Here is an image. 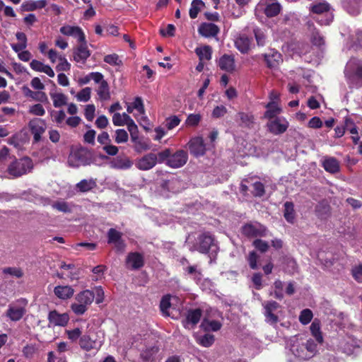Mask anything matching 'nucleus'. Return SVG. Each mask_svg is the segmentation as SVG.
Here are the masks:
<instances>
[{"label":"nucleus","mask_w":362,"mask_h":362,"mask_svg":"<svg viewBox=\"0 0 362 362\" xmlns=\"http://www.w3.org/2000/svg\"><path fill=\"white\" fill-rule=\"evenodd\" d=\"M344 8L352 16L358 15L362 11V0H341Z\"/></svg>","instance_id":"nucleus-26"},{"label":"nucleus","mask_w":362,"mask_h":362,"mask_svg":"<svg viewBox=\"0 0 362 362\" xmlns=\"http://www.w3.org/2000/svg\"><path fill=\"white\" fill-rule=\"evenodd\" d=\"M96 187V182L93 179H84L77 183L76 188L82 192H86Z\"/></svg>","instance_id":"nucleus-42"},{"label":"nucleus","mask_w":362,"mask_h":362,"mask_svg":"<svg viewBox=\"0 0 362 362\" xmlns=\"http://www.w3.org/2000/svg\"><path fill=\"white\" fill-rule=\"evenodd\" d=\"M127 264L132 269H139L144 265V259L138 252L130 253L127 258Z\"/></svg>","instance_id":"nucleus-33"},{"label":"nucleus","mask_w":362,"mask_h":362,"mask_svg":"<svg viewBox=\"0 0 362 362\" xmlns=\"http://www.w3.org/2000/svg\"><path fill=\"white\" fill-rule=\"evenodd\" d=\"M188 146L190 153L196 157L203 156L206 149L203 138L200 136L192 139L188 143Z\"/></svg>","instance_id":"nucleus-20"},{"label":"nucleus","mask_w":362,"mask_h":362,"mask_svg":"<svg viewBox=\"0 0 362 362\" xmlns=\"http://www.w3.org/2000/svg\"><path fill=\"white\" fill-rule=\"evenodd\" d=\"M104 62L111 66H121L122 61L117 54H110L104 57Z\"/></svg>","instance_id":"nucleus-53"},{"label":"nucleus","mask_w":362,"mask_h":362,"mask_svg":"<svg viewBox=\"0 0 362 362\" xmlns=\"http://www.w3.org/2000/svg\"><path fill=\"white\" fill-rule=\"evenodd\" d=\"M219 68L226 72L231 73L235 70L234 57L229 54H223L218 60Z\"/></svg>","instance_id":"nucleus-27"},{"label":"nucleus","mask_w":362,"mask_h":362,"mask_svg":"<svg viewBox=\"0 0 362 362\" xmlns=\"http://www.w3.org/2000/svg\"><path fill=\"white\" fill-rule=\"evenodd\" d=\"M128 134L126 130L119 129L115 132V142L117 144H124L128 141Z\"/></svg>","instance_id":"nucleus-57"},{"label":"nucleus","mask_w":362,"mask_h":362,"mask_svg":"<svg viewBox=\"0 0 362 362\" xmlns=\"http://www.w3.org/2000/svg\"><path fill=\"white\" fill-rule=\"evenodd\" d=\"M57 71H67L71 69V64L67 61L65 56L60 57L59 64L56 66Z\"/></svg>","instance_id":"nucleus-58"},{"label":"nucleus","mask_w":362,"mask_h":362,"mask_svg":"<svg viewBox=\"0 0 362 362\" xmlns=\"http://www.w3.org/2000/svg\"><path fill=\"white\" fill-rule=\"evenodd\" d=\"M24 93L26 96L30 97L40 102H45L47 100V97L44 92H33L28 88H25Z\"/></svg>","instance_id":"nucleus-48"},{"label":"nucleus","mask_w":362,"mask_h":362,"mask_svg":"<svg viewBox=\"0 0 362 362\" xmlns=\"http://www.w3.org/2000/svg\"><path fill=\"white\" fill-rule=\"evenodd\" d=\"M313 317V312L310 309H304L300 312L299 321L305 325L310 322Z\"/></svg>","instance_id":"nucleus-54"},{"label":"nucleus","mask_w":362,"mask_h":362,"mask_svg":"<svg viewBox=\"0 0 362 362\" xmlns=\"http://www.w3.org/2000/svg\"><path fill=\"white\" fill-rule=\"evenodd\" d=\"M265 60L268 66L274 68L277 66L281 61V56L279 52L272 51V53L265 55Z\"/></svg>","instance_id":"nucleus-38"},{"label":"nucleus","mask_w":362,"mask_h":362,"mask_svg":"<svg viewBox=\"0 0 362 362\" xmlns=\"http://www.w3.org/2000/svg\"><path fill=\"white\" fill-rule=\"evenodd\" d=\"M91 88L86 87L81 89L77 94L75 95V98L77 101L86 103L90 99Z\"/></svg>","instance_id":"nucleus-49"},{"label":"nucleus","mask_w":362,"mask_h":362,"mask_svg":"<svg viewBox=\"0 0 362 362\" xmlns=\"http://www.w3.org/2000/svg\"><path fill=\"white\" fill-rule=\"evenodd\" d=\"M310 11L311 13L322 16L320 18L317 17L316 21L320 24L327 25L333 21V13L331 11L330 5L325 1L315 2L310 5Z\"/></svg>","instance_id":"nucleus-8"},{"label":"nucleus","mask_w":362,"mask_h":362,"mask_svg":"<svg viewBox=\"0 0 362 362\" xmlns=\"http://www.w3.org/2000/svg\"><path fill=\"white\" fill-rule=\"evenodd\" d=\"M28 127L33 134L34 141L38 142L40 141L41 136L46 129L45 121L39 118H35L30 121Z\"/></svg>","instance_id":"nucleus-16"},{"label":"nucleus","mask_w":362,"mask_h":362,"mask_svg":"<svg viewBox=\"0 0 362 362\" xmlns=\"http://www.w3.org/2000/svg\"><path fill=\"white\" fill-rule=\"evenodd\" d=\"M98 78L99 80H97V82L95 83L98 85L95 89L98 99L101 101L109 100L111 97L109 84L107 81L104 79V76L102 73Z\"/></svg>","instance_id":"nucleus-18"},{"label":"nucleus","mask_w":362,"mask_h":362,"mask_svg":"<svg viewBox=\"0 0 362 362\" xmlns=\"http://www.w3.org/2000/svg\"><path fill=\"white\" fill-rule=\"evenodd\" d=\"M134 110H136L139 114V115L141 116V118L144 120L146 119V117L144 116V107L143 104L142 99L140 97L135 98L134 102L132 103Z\"/></svg>","instance_id":"nucleus-50"},{"label":"nucleus","mask_w":362,"mask_h":362,"mask_svg":"<svg viewBox=\"0 0 362 362\" xmlns=\"http://www.w3.org/2000/svg\"><path fill=\"white\" fill-rule=\"evenodd\" d=\"M181 263L184 267L185 274L189 276L197 284L202 286V273L197 265H189L187 259H182Z\"/></svg>","instance_id":"nucleus-17"},{"label":"nucleus","mask_w":362,"mask_h":362,"mask_svg":"<svg viewBox=\"0 0 362 362\" xmlns=\"http://www.w3.org/2000/svg\"><path fill=\"white\" fill-rule=\"evenodd\" d=\"M100 72H90L86 76L81 77L78 79V82L80 85H86L91 80L94 81V83L97 82V80H99L98 77L100 76Z\"/></svg>","instance_id":"nucleus-51"},{"label":"nucleus","mask_w":362,"mask_h":362,"mask_svg":"<svg viewBox=\"0 0 362 362\" xmlns=\"http://www.w3.org/2000/svg\"><path fill=\"white\" fill-rule=\"evenodd\" d=\"M79 346L81 349L90 351L92 350L98 351L102 346L103 342L98 339L90 333L82 335L79 339Z\"/></svg>","instance_id":"nucleus-13"},{"label":"nucleus","mask_w":362,"mask_h":362,"mask_svg":"<svg viewBox=\"0 0 362 362\" xmlns=\"http://www.w3.org/2000/svg\"><path fill=\"white\" fill-rule=\"evenodd\" d=\"M132 141L134 144V150L137 153H141L151 148L148 139H139L137 136L132 135Z\"/></svg>","instance_id":"nucleus-34"},{"label":"nucleus","mask_w":362,"mask_h":362,"mask_svg":"<svg viewBox=\"0 0 362 362\" xmlns=\"http://www.w3.org/2000/svg\"><path fill=\"white\" fill-rule=\"evenodd\" d=\"M130 117L127 113H115L112 116V123L115 126H124L128 122Z\"/></svg>","instance_id":"nucleus-46"},{"label":"nucleus","mask_w":362,"mask_h":362,"mask_svg":"<svg viewBox=\"0 0 362 362\" xmlns=\"http://www.w3.org/2000/svg\"><path fill=\"white\" fill-rule=\"evenodd\" d=\"M281 10V6L276 0H260L255 8V14L261 18L264 14L267 17L276 16Z\"/></svg>","instance_id":"nucleus-6"},{"label":"nucleus","mask_w":362,"mask_h":362,"mask_svg":"<svg viewBox=\"0 0 362 362\" xmlns=\"http://www.w3.org/2000/svg\"><path fill=\"white\" fill-rule=\"evenodd\" d=\"M190 251H198L202 254H208L211 262L215 259L218 251L219 246L214 236L209 232H204L199 234L196 243L189 246Z\"/></svg>","instance_id":"nucleus-2"},{"label":"nucleus","mask_w":362,"mask_h":362,"mask_svg":"<svg viewBox=\"0 0 362 362\" xmlns=\"http://www.w3.org/2000/svg\"><path fill=\"white\" fill-rule=\"evenodd\" d=\"M49 326L64 327L69 321L67 313H59L57 310L50 311L47 317Z\"/></svg>","instance_id":"nucleus-19"},{"label":"nucleus","mask_w":362,"mask_h":362,"mask_svg":"<svg viewBox=\"0 0 362 362\" xmlns=\"http://www.w3.org/2000/svg\"><path fill=\"white\" fill-rule=\"evenodd\" d=\"M79 43L80 45L74 52V59L76 62L84 64L90 56V52L88 49L86 40L83 42H79Z\"/></svg>","instance_id":"nucleus-25"},{"label":"nucleus","mask_w":362,"mask_h":362,"mask_svg":"<svg viewBox=\"0 0 362 362\" xmlns=\"http://www.w3.org/2000/svg\"><path fill=\"white\" fill-rule=\"evenodd\" d=\"M30 68L38 72L46 74L49 77H54L55 74L52 67L48 64H45L43 62L36 59H33L30 63Z\"/></svg>","instance_id":"nucleus-28"},{"label":"nucleus","mask_w":362,"mask_h":362,"mask_svg":"<svg viewBox=\"0 0 362 362\" xmlns=\"http://www.w3.org/2000/svg\"><path fill=\"white\" fill-rule=\"evenodd\" d=\"M354 347V340L351 338H349L347 341H342L340 343V348L348 355L353 353Z\"/></svg>","instance_id":"nucleus-55"},{"label":"nucleus","mask_w":362,"mask_h":362,"mask_svg":"<svg viewBox=\"0 0 362 362\" xmlns=\"http://www.w3.org/2000/svg\"><path fill=\"white\" fill-rule=\"evenodd\" d=\"M111 165L114 168H116V169L127 170V169H129L132 166L133 163L128 158H117L115 160H114V161L112 162Z\"/></svg>","instance_id":"nucleus-39"},{"label":"nucleus","mask_w":362,"mask_h":362,"mask_svg":"<svg viewBox=\"0 0 362 362\" xmlns=\"http://www.w3.org/2000/svg\"><path fill=\"white\" fill-rule=\"evenodd\" d=\"M171 306L170 296L166 295L163 296L160 300V308L163 315L168 316V310Z\"/></svg>","instance_id":"nucleus-52"},{"label":"nucleus","mask_w":362,"mask_h":362,"mask_svg":"<svg viewBox=\"0 0 362 362\" xmlns=\"http://www.w3.org/2000/svg\"><path fill=\"white\" fill-rule=\"evenodd\" d=\"M180 123V119L176 115L169 117L165 120V126L168 129H173L175 127L178 126Z\"/></svg>","instance_id":"nucleus-64"},{"label":"nucleus","mask_w":362,"mask_h":362,"mask_svg":"<svg viewBox=\"0 0 362 362\" xmlns=\"http://www.w3.org/2000/svg\"><path fill=\"white\" fill-rule=\"evenodd\" d=\"M59 32L68 37H72L79 42H83L86 39V35L83 30L76 25H65L60 28Z\"/></svg>","instance_id":"nucleus-15"},{"label":"nucleus","mask_w":362,"mask_h":362,"mask_svg":"<svg viewBox=\"0 0 362 362\" xmlns=\"http://www.w3.org/2000/svg\"><path fill=\"white\" fill-rule=\"evenodd\" d=\"M214 341V336L211 334H205L197 337V343L204 347H210Z\"/></svg>","instance_id":"nucleus-45"},{"label":"nucleus","mask_w":362,"mask_h":362,"mask_svg":"<svg viewBox=\"0 0 362 362\" xmlns=\"http://www.w3.org/2000/svg\"><path fill=\"white\" fill-rule=\"evenodd\" d=\"M344 73L350 88L362 87V59L351 57L347 62Z\"/></svg>","instance_id":"nucleus-3"},{"label":"nucleus","mask_w":362,"mask_h":362,"mask_svg":"<svg viewBox=\"0 0 362 362\" xmlns=\"http://www.w3.org/2000/svg\"><path fill=\"white\" fill-rule=\"evenodd\" d=\"M267 110L264 114V117L268 120L272 119L273 118H278L279 114L281 113L282 109L278 105V103L269 102L266 105Z\"/></svg>","instance_id":"nucleus-29"},{"label":"nucleus","mask_w":362,"mask_h":362,"mask_svg":"<svg viewBox=\"0 0 362 362\" xmlns=\"http://www.w3.org/2000/svg\"><path fill=\"white\" fill-rule=\"evenodd\" d=\"M204 7L202 0H193L191 3L189 14L191 18H196L199 12Z\"/></svg>","instance_id":"nucleus-43"},{"label":"nucleus","mask_w":362,"mask_h":362,"mask_svg":"<svg viewBox=\"0 0 362 362\" xmlns=\"http://www.w3.org/2000/svg\"><path fill=\"white\" fill-rule=\"evenodd\" d=\"M202 313L200 309L189 310L186 315V318L182 323L185 328L191 329L195 326L200 320Z\"/></svg>","instance_id":"nucleus-23"},{"label":"nucleus","mask_w":362,"mask_h":362,"mask_svg":"<svg viewBox=\"0 0 362 362\" xmlns=\"http://www.w3.org/2000/svg\"><path fill=\"white\" fill-rule=\"evenodd\" d=\"M200 327L204 331L206 332H216L221 328L222 324L217 320H209L207 319H204L201 323Z\"/></svg>","instance_id":"nucleus-37"},{"label":"nucleus","mask_w":362,"mask_h":362,"mask_svg":"<svg viewBox=\"0 0 362 362\" xmlns=\"http://www.w3.org/2000/svg\"><path fill=\"white\" fill-rule=\"evenodd\" d=\"M26 310L24 306L12 303L8 305L6 315L11 321H19L25 314Z\"/></svg>","instance_id":"nucleus-22"},{"label":"nucleus","mask_w":362,"mask_h":362,"mask_svg":"<svg viewBox=\"0 0 362 362\" xmlns=\"http://www.w3.org/2000/svg\"><path fill=\"white\" fill-rule=\"evenodd\" d=\"M160 163L158 153H148L136 160L135 166L140 170L146 171L153 168Z\"/></svg>","instance_id":"nucleus-11"},{"label":"nucleus","mask_w":362,"mask_h":362,"mask_svg":"<svg viewBox=\"0 0 362 362\" xmlns=\"http://www.w3.org/2000/svg\"><path fill=\"white\" fill-rule=\"evenodd\" d=\"M220 32V28L212 23H202L198 28V33L206 38L215 37Z\"/></svg>","instance_id":"nucleus-21"},{"label":"nucleus","mask_w":362,"mask_h":362,"mask_svg":"<svg viewBox=\"0 0 362 362\" xmlns=\"http://www.w3.org/2000/svg\"><path fill=\"white\" fill-rule=\"evenodd\" d=\"M67 362L64 354H56L54 351H49L47 354V362Z\"/></svg>","instance_id":"nucleus-59"},{"label":"nucleus","mask_w":362,"mask_h":362,"mask_svg":"<svg viewBox=\"0 0 362 362\" xmlns=\"http://www.w3.org/2000/svg\"><path fill=\"white\" fill-rule=\"evenodd\" d=\"M33 168L32 160L28 157H23L13 161L8 167V173L13 177H18L30 173Z\"/></svg>","instance_id":"nucleus-9"},{"label":"nucleus","mask_w":362,"mask_h":362,"mask_svg":"<svg viewBox=\"0 0 362 362\" xmlns=\"http://www.w3.org/2000/svg\"><path fill=\"white\" fill-rule=\"evenodd\" d=\"M3 273L6 274H9L11 276H16L17 278H21L23 276V273L21 269L18 267H6L3 269Z\"/></svg>","instance_id":"nucleus-61"},{"label":"nucleus","mask_w":362,"mask_h":362,"mask_svg":"<svg viewBox=\"0 0 362 362\" xmlns=\"http://www.w3.org/2000/svg\"><path fill=\"white\" fill-rule=\"evenodd\" d=\"M160 163L166 161V165L172 168H179L186 164L188 154L184 150H178L171 154L170 149H165L158 153Z\"/></svg>","instance_id":"nucleus-4"},{"label":"nucleus","mask_w":362,"mask_h":362,"mask_svg":"<svg viewBox=\"0 0 362 362\" xmlns=\"http://www.w3.org/2000/svg\"><path fill=\"white\" fill-rule=\"evenodd\" d=\"M321 164L325 171L335 174L339 172L340 170V163L339 161L334 158L330 156H325L321 160Z\"/></svg>","instance_id":"nucleus-24"},{"label":"nucleus","mask_w":362,"mask_h":362,"mask_svg":"<svg viewBox=\"0 0 362 362\" xmlns=\"http://www.w3.org/2000/svg\"><path fill=\"white\" fill-rule=\"evenodd\" d=\"M351 40L355 46L362 47V28L355 30V34L352 35Z\"/></svg>","instance_id":"nucleus-62"},{"label":"nucleus","mask_w":362,"mask_h":362,"mask_svg":"<svg viewBox=\"0 0 362 362\" xmlns=\"http://www.w3.org/2000/svg\"><path fill=\"white\" fill-rule=\"evenodd\" d=\"M262 305L264 308L265 321L270 325H276L279 322L280 305L274 300L264 301Z\"/></svg>","instance_id":"nucleus-10"},{"label":"nucleus","mask_w":362,"mask_h":362,"mask_svg":"<svg viewBox=\"0 0 362 362\" xmlns=\"http://www.w3.org/2000/svg\"><path fill=\"white\" fill-rule=\"evenodd\" d=\"M195 52L200 61L210 60L211 59L212 49L209 45L196 48Z\"/></svg>","instance_id":"nucleus-40"},{"label":"nucleus","mask_w":362,"mask_h":362,"mask_svg":"<svg viewBox=\"0 0 362 362\" xmlns=\"http://www.w3.org/2000/svg\"><path fill=\"white\" fill-rule=\"evenodd\" d=\"M310 330L312 336L315 338L317 344H322L324 338L321 331V325L318 319H315L310 325Z\"/></svg>","instance_id":"nucleus-30"},{"label":"nucleus","mask_w":362,"mask_h":362,"mask_svg":"<svg viewBox=\"0 0 362 362\" xmlns=\"http://www.w3.org/2000/svg\"><path fill=\"white\" fill-rule=\"evenodd\" d=\"M290 351L297 361L301 362L314 357L318 351V347L311 338L306 340L296 339L292 341Z\"/></svg>","instance_id":"nucleus-1"},{"label":"nucleus","mask_w":362,"mask_h":362,"mask_svg":"<svg viewBox=\"0 0 362 362\" xmlns=\"http://www.w3.org/2000/svg\"><path fill=\"white\" fill-rule=\"evenodd\" d=\"M54 293L59 298L66 300L73 296L74 290L70 286H57L54 287Z\"/></svg>","instance_id":"nucleus-31"},{"label":"nucleus","mask_w":362,"mask_h":362,"mask_svg":"<svg viewBox=\"0 0 362 362\" xmlns=\"http://www.w3.org/2000/svg\"><path fill=\"white\" fill-rule=\"evenodd\" d=\"M93 161L92 153L84 148L72 150L68 157L69 165L74 168L89 165Z\"/></svg>","instance_id":"nucleus-7"},{"label":"nucleus","mask_w":362,"mask_h":362,"mask_svg":"<svg viewBox=\"0 0 362 362\" xmlns=\"http://www.w3.org/2000/svg\"><path fill=\"white\" fill-rule=\"evenodd\" d=\"M242 233L248 238L265 236L266 228L258 222L249 223L242 227Z\"/></svg>","instance_id":"nucleus-14"},{"label":"nucleus","mask_w":362,"mask_h":362,"mask_svg":"<svg viewBox=\"0 0 362 362\" xmlns=\"http://www.w3.org/2000/svg\"><path fill=\"white\" fill-rule=\"evenodd\" d=\"M29 112L36 116H43L45 110L41 104H35L30 107Z\"/></svg>","instance_id":"nucleus-63"},{"label":"nucleus","mask_w":362,"mask_h":362,"mask_svg":"<svg viewBox=\"0 0 362 362\" xmlns=\"http://www.w3.org/2000/svg\"><path fill=\"white\" fill-rule=\"evenodd\" d=\"M255 37L257 41V43L259 46H264L266 44L267 38L264 32L258 28H256L253 30Z\"/></svg>","instance_id":"nucleus-56"},{"label":"nucleus","mask_w":362,"mask_h":362,"mask_svg":"<svg viewBox=\"0 0 362 362\" xmlns=\"http://www.w3.org/2000/svg\"><path fill=\"white\" fill-rule=\"evenodd\" d=\"M235 47L242 53H247L250 49V40L245 35H240L235 40Z\"/></svg>","instance_id":"nucleus-35"},{"label":"nucleus","mask_w":362,"mask_h":362,"mask_svg":"<svg viewBox=\"0 0 362 362\" xmlns=\"http://www.w3.org/2000/svg\"><path fill=\"white\" fill-rule=\"evenodd\" d=\"M284 216L288 223H293L295 220V211L294 205L292 202H286L284 204Z\"/></svg>","instance_id":"nucleus-41"},{"label":"nucleus","mask_w":362,"mask_h":362,"mask_svg":"<svg viewBox=\"0 0 362 362\" xmlns=\"http://www.w3.org/2000/svg\"><path fill=\"white\" fill-rule=\"evenodd\" d=\"M37 348V346L34 344H30L25 345L22 350L23 356L26 358H32L34 354H35Z\"/></svg>","instance_id":"nucleus-60"},{"label":"nucleus","mask_w":362,"mask_h":362,"mask_svg":"<svg viewBox=\"0 0 362 362\" xmlns=\"http://www.w3.org/2000/svg\"><path fill=\"white\" fill-rule=\"evenodd\" d=\"M108 243H114L119 249H123L124 245L121 240L122 233L114 228H110L107 233Z\"/></svg>","instance_id":"nucleus-36"},{"label":"nucleus","mask_w":362,"mask_h":362,"mask_svg":"<svg viewBox=\"0 0 362 362\" xmlns=\"http://www.w3.org/2000/svg\"><path fill=\"white\" fill-rule=\"evenodd\" d=\"M50 97L55 107H60L67 103V97L62 93H50Z\"/></svg>","instance_id":"nucleus-44"},{"label":"nucleus","mask_w":362,"mask_h":362,"mask_svg":"<svg viewBox=\"0 0 362 362\" xmlns=\"http://www.w3.org/2000/svg\"><path fill=\"white\" fill-rule=\"evenodd\" d=\"M47 4V0H28L21 5L22 9L26 11H33L45 8Z\"/></svg>","instance_id":"nucleus-32"},{"label":"nucleus","mask_w":362,"mask_h":362,"mask_svg":"<svg viewBox=\"0 0 362 362\" xmlns=\"http://www.w3.org/2000/svg\"><path fill=\"white\" fill-rule=\"evenodd\" d=\"M240 124L244 127H250L254 123V117L252 114L245 112H239L238 114Z\"/></svg>","instance_id":"nucleus-47"},{"label":"nucleus","mask_w":362,"mask_h":362,"mask_svg":"<svg viewBox=\"0 0 362 362\" xmlns=\"http://www.w3.org/2000/svg\"><path fill=\"white\" fill-rule=\"evenodd\" d=\"M266 126L267 130L272 134L280 135L286 132L289 122L284 117H279L268 120Z\"/></svg>","instance_id":"nucleus-12"},{"label":"nucleus","mask_w":362,"mask_h":362,"mask_svg":"<svg viewBox=\"0 0 362 362\" xmlns=\"http://www.w3.org/2000/svg\"><path fill=\"white\" fill-rule=\"evenodd\" d=\"M94 300V292L86 289L78 293L75 302L71 305V310L78 315H83Z\"/></svg>","instance_id":"nucleus-5"}]
</instances>
